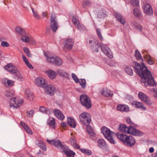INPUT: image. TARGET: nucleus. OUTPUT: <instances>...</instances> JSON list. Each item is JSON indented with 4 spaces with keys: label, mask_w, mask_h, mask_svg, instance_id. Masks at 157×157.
<instances>
[{
    "label": "nucleus",
    "mask_w": 157,
    "mask_h": 157,
    "mask_svg": "<svg viewBox=\"0 0 157 157\" xmlns=\"http://www.w3.org/2000/svg\"><path fill=\"white\" fill-rule=\"evenodd\" d=\"M135 72L140 77L141 83H144L146 87L148 86H154L156 85L151 73L148 69H135Z\"/></svg>",
    "instance_id": "nucleus-1"
},
{
    "label": "nucleus",
    "mask_w": 157,
    "mask_h": 157,
    "mask_svg": "<svg viewBox=\"0 0 157 157\" xmlns=\"http://www.w3.org/2000/svg\"><path fill=\"white\" fill-rule=\"evenodd\" d=\"M44 54L46 57L47 61L49 63L59 66L61 65L63 63L62 60L56 56H51L48 55L46 53Z\"/></svg>",
    "instance_id": "nucleus-2"
},
{
    "label": "nucleus",
    "mask_w": 157,
    "mask_h": 157,
    "mask_svg": "<svg viewBox=\"0 0 157 157\" xmlns=\"http://www.w3.org/2000/svg\"><path fill=\"white\" fill-rule=\"evenodd\" d=\"M101 132L105 137L111 144H114L116 142L114 140L112 137L113 132L105 127H102L101 129Z\"/></svg>",
    "instance_id": "nucleus-3"
},
{
    "label": "nucleus",
    "mask_w": 157,
    "mask_h": 157,
    "mask_svg": "<svg viewBox=\"0 0 157 157\" xmlns=\"http://www.w3.org/2000/svg\"><path fill=\"white\" fill-rule=\"evenodd\" d=\"M79 119L82 123L84 125L90 124L91 122L90 115L87 113H82L79 116Z\"/></svg>",
    "instance_id": "nucleus-4"
},
{
    "label": "nucleus",
    "mask_w": 157,
    "mask_h": 157,
    "mask_svg": "<svg viewBox=\"0 0 157 157\" xmlns=\"http://www.w3.org/2000/svg\"><path fill=\"white\" fill-rule=\"evenodd\" d=\"M80 101L82 105L87 109H89L91 106L90 99L86 95L82 94L80 97Z\"/></svg>",
    "instance_id": "nucleus-5"
},
{
    "label": "nucleus",
    "mask_w": 157,
    "mask_h": 157,
    "mask_svg": "<svg viewBox=\"0 0 157 157\" xmlns=\"http://www.w3.org/2000/svg\"><path fill=\"white\" fill-rule=\"evenodd\" d=\"M10 99V107L18 108L23 103V101L22 99L15 98H11Z\"/></svg>",
    "instance_id": "nucleus-6"
},
{
    "label": "nucleus",
    "mask_w": 157,
    "mask_h": 157,
    "mask_svg": "<svg viewBox=\"0 0 157 157\" xmlns=\"http://www.w3.org/2000/svg\"><path fill=\"white\" fill-rule=\"evenodd\" d=\"M74 43V40L72 39H69L66 40L63 43V50L65 52L70 50L72 48Z\"/></svg>",
    "instance_id": "nucleus-7"
},
{
    "label": "nucleus",
    "mask_w": 157,
    "mask_h": 157,
    "mask_svg": "<svg viewBox=\"0 0 157 157\" xmlns=\"http://www.w3.org/2000/svg\"><path fill=\"white\" fill-rule=\"evenodd\" d=\"M101 51L105 54L110 59L113 58V56L111 50L106 44H101Z\"/></svg>",
    "instance_id": "nucleus-8"
},
{
    "label": "nucleus",
    "mask_w": 157,
    "mask_h": 157,
    "mask_svg": "<svg viewBox=\"0 0 157 157\" xmlns=\"http://www.w3.org/2000/svg\"><path fill=\"white\" fill-rule=\"evenodd\" d=\"M89 42L91 48L94 52H98L101 45L99 44L98 41L95 40H90Z\"/></svg>",
    "instance_id": "nucleus-9"
},
{
    "label": "nucleus",
    "mask_w": 157,
    "mask_h": 157,
    "mask_svg": "<svg viewBox=\"0 0 157 157\" xmlns=\"http://www.w3.org/2000/svg\"><path fill=\"white\" fill-rule=\"evenodd\" d=\"M47 141L49 144L54 145L58 148L60 149L63 150L64 147L66 146V145H63L62 143V142L59 140H47Z\"/></svg>",
    "instance_id": "nucleus-10"
},
{
    "label": "nucleus",
    "mask_w": 157,
    "mask_h": 157,
    "mask_svg": "<svg viewBox=\"0 0 157 157\" xmlns=\"http://www.w3.org/2000/svg\"><path fill=\"white\" fill-rule=\"evenodd\" d=\"M35 83L38 86L43 88L46 87L47 86V82L43 78L38 77L35 79Z\"/></svg>",
    "instance_id": "nucleus-11"
},
{
    "label": "nucleus",
    "mask_w": 157,
    "mask_h": 157,
    "mask_svg": "<svg viewBox=\"0 0 157 157\" xmlns=\"http://www.w3.org/2000/svg\"><path fill=\"white\" fill-rule=\"evenodd\" d=\"M51 27L52 31L56 32L58 28V25L56 21V17L55 15L52 14L51 16Z\"/></svg>",
    "instance_id": "nucleus-12"
},
{
    "label": "nucleus",
    "mask_w": 157,
    "mask_h": 157,
    "mask_svg": "<svg viewBox=\"0 0 157 157\" xmlns=\"http://www.w3.org/2000/svg\"><path fill=\"white\" fill-rule=\"evenodd\" d=\"M10 73L16 76L19 80L23 81L24 78L21 74L20 72L17 69H6Z\"/></svg>",
    "instance_id": "nucleus-13"
},
{
    "label": "nucleus",
    "mask_w": 157,
    "mask_h": 157,
    "mask_svg": "<svg viewBox=\"0 0 157 157\" xmlns=\"http://www.w3.org/2000/svg\"><path fill=\"white\" fill-rule=\"evenodd\" d=\"M138 95L139 98L144 102H146L149 105L152 104L151 101H150L146 95L143 93L140 92Z\"/></svg>",
    "instance_id": "nucleus-14"
},
{
    "label": "nucleus",
    "mask_w": 157,
    "mask_h": 157,
    "mask_svg": "<svg viewBox=\"0 0 157 157\" xmlns=\"http://www.w3.org/2000/svg\"><path fill=\"white\" fill-rule=\"evenodd\" d=\"M45 92L46 94L52 96L55 91V89L54 86L51 85H47L46 87H44Z\"/></svg>",
    "instance_id": "nucleus-15"
},
{
    "label": "nucleus",
    "mask_w": 157,
    "mask_h": 157,
    "mask_svg": "<svg viewBox=\"0 0 157 157\" xmlns=\"http://www.w3.org/2000/svg\"><path fill=\"white\" fill-rule=\"evenodd\" d=\"M131 127V126L127 127L124 124H120L118 129L120 131L129 134L130 133Z\"/></svg>",
    "instance_id": "nucleus-16"
},
{
    "label": "nucleus",
    "mask_w": 157,
    "mask_h": 157,
    "mask_svg": "<svg viewBox=\"0 0 157 157\" xmlns=\"http://www.w3.org/2000/svg\"><path fill=\"white\" fill-rule=\"evenodd\" d=\"M63 151L64 154L68 157H74L75 155V152L70 150L66 146L64 147Z\"/></svg>",
    "instance_id": "nucleus-17"
},
{
    "label": "nucleus",
    "mask_w": 157,
    "mask_h": 157,
    "mask_svg": "<svg viewBox=\"0 0 157 157\" xmlns=\"http://www.w3.org/2000/svg\"><path fill=\"white\" fill-rule=\"evenodd\" d=\"M144 10L145 13L148 15H151L153 13V10L150 5L148 3H145L144 6Z\"/></svg>",
    "instance_id": "nucleus-18"
},
{
    "label": "nucleus",
    "mask_w": 157,
    "mask_h": 157,
    "mask_svg": "<svg viewBox=\"0 0 157 157\" xmlns=\"http://www.w3.org/2000/svg\"><path fill=\"white\" fill-rule=\"evenodd\" d=\"M132 105L135 106L136 108L140 109L143 111H145L146 109V107L141 102L134 101L132 102Z\"/></svg>",
    "instance_id": "nucleus-19"
},
{
    "label": "nucleus",
    "mask_w": 157,
    "mask_h": 157,
    "mask_svg": "<svg viewBox=\"0 0 157 157\" xmlns=\"http://www.w3.org/2000/svg\"><path fill=\"white\" fill-rule=\"evenodd\" d=\"M130 133L129 134L131 135H133L135 136H142L143 135V133L140 131L139 130L136 128L132 127H131L130 129Z\"/></svg>",
    "instance_id": "nucleus-20"
},
{
    "label": "nucleus",
    "mask_w": 157,
    "mask_h": 157,
    "mask_svg": "<svg viewBox=\"0 0 157 157\" xmlns=\"http://www.w3.org/2000/svg\"><path fill=\"white\" fill-rule=\"evenodd\" d=\"M133 13L134 16L139 19H141L143 18V14L142 12L139 9L137 8H135L133 10Z\"/></svg>",
    "instance_id": "nucleus-21"
},
{
    "label": "nucleus",
    "mask_w": 157,
    "mask_h": 157,
    "mask_svg": "<svg viewBox=\"0 0 157 157\" xmlns=\"http://www.w3.org/2000/svg\"><path fill=\"white\" fill-rule=\"evenodd\" d=\"M135 143L136 140L135 138L132 136H129L125 144L128 146L132 147L134 145Z\"/></svg>",
    "instance_id": "nucleus-22"
},
{
    "label": "nucleus",
    "mask_w": 157,
    "mask_h": 157,
    "mask_svg": "<svg viewBox=\"0 0 157 157\" xmlns=\"http://www.w3.org/2000/svg\"><path fill=\"white\" fill-rule=\"evenodd\" d=\"M100 93L102 95L106 97H112L113 95V94L107 88L103 89Z\"/></svg>",
    "instance_id": "nucleus-23"
},
{
    "label": "nucleus",
    "mask_w": 157,
    "mask_h": 157,
    "mask_svg": "<svg viewBox=\"0 0 157 157\" xmlns=\"http://www.w3.org/2000/svg\"><path fill=\"white\" fill-rule=\"evenodd\" d=\"M116 135L117 138L125 144L128 137L127 135L122 133H117Z\"/></svg>",
    "instance_id": "nucleus-24"
},
{
    "label": "nucleus",
    "mask_w": 157,
    "mask_h": 157,
    "mask_svg": "<svg viewBox=\"0 0 157 157\" xmlns=\"http://www.w3.org/2000/svg\"><path fill=\"white\" fill-rule=\"evenodd\" d=\"M2 81L3 84L7 87L12 86L14 85V81L9 79L6 78L2 79Z\"/></svg>",
    "instance_id": "nucleus-25"
},
{
    "label": "nucleus",
    "mask_w": 157,
    "mask_h": 157,
    "mask_svg": "<svg viewBox=\"0 0 157 157\" xmlns=\"http://www.w3.org/2000/svg\"><path fill=\"white\" fill-rule=\"evenodd\" d=\"M25 97L29 100L32 101L34 98V96L33 93L28 89H26L25 91Z\"/></svg>",
    "instance_id": "nucleus-26"
},
{
    "label": "nucleus",
    "mask_w": 157,
    "mask_h": 157,
    "mask_svg": "<svg viewBox=\"0 0 157 157\" xmlns=\"http://www.w3.org/2000/svg\"><path fill=\"white\" fill-rule=\"evenodd\" d=\"M54 112L58 119L60 120H63L64 119V116L59 110L56 109L54 110Z\"/></svg>",
    "instance_id": "nucleus-27"
},
{
    "label": "nucleus",
    "mask_w": 157,
    "mask_h": 157,
    "mask_svg": "<svg viewBox=\"0 0 157 157\" xmlns=\"http://www.w3.org/2000/svg\"><path fill=\"white\" fill-rule=\"evenodd\" d=\"M20 124L27 133L30 135L33 134L32 131L27 124L22 121H21Z\"/></svg>",
    "instance_id": "nucleus-28"
},
{
    "label": "nucleus",
    "mask_w": 157,
    "mask_h": 157,
    "mask_svg": "<svg viewBox=\"0 0 157 157\" xmlns=\"http://www.w3.org/2000/svg\"><path fill=\"white\" fill-rule=\"evenodd\" d=\"M114 15L121 24L124 25L125 24V21L124 18L120 13H116Z\"/></svg>",
    "instance_id": "nucleus-29"
},
{
    "label": "nucleus",
    "mask_w": 157,
    "mask_h": 157,
    "mask_svg": "<svg viewBox=\"0 0 157 157\" xmlns=\"http://www.w3.org/2000/svg\"><path fill=\"white\" fill-rule=\"evenodd\" d=\"M45 73L47 74L49 77L52 79H54L57 75V74L54 71L51 69L46 71Z\"/></svg>",
    "instance_id": "nucleus-30"
},
{
    "label": "nucleus",
    "mask_w": 157,
    "mask_h": 157,
    "mask_svg": "<svg viewBox=\"0 0 157 157\" xmlns=\"http://www.w3.org/2000/svg\"><path fill=\"white\" fill-rule=\"evenodd\" d=\"M67 122L69 125L72 128H75L76 125L75 120L73 117H70L67 118Z\"/></svg>",
    "instance_id": "nucleus-31"
},
{
    "label": "nucleus",
    "mask_w": 157,
    "mask_h": 157,
    "mask_svg": "<svg viewBox=\"0 0 157 157\" xmlns=\"http://www.w3.org/2000/svg\"><path fill=\"white\" fill-rule=\"evenodd\" d=\"M16 32L21 36H24L25 31L20 26H17L15 28Z\"/></svg>",
    "instance_id": "nucleus-32"
},
{
    "label": "nucleus",
    "mask_w": 157,
    "mask_h": 157,
    "mask_svg": "<svg viewBox=\"0 0 157 157\" xmlns=\"http://www.w3.org/2000/svg\"><path fill=\"white\" fill-rule=\"evenodd\" d=\"M117 109L121 112L127 111H128V107L125 105H120L117 106Z\"/></svg>",
    "instance_id": "nucleus-33"
},
{
    "label": "nucleus",
    "mask_w": 157,
    "mask_h": 157,
    "mask_svg": "<svg viewBox=\"0 0 157 157\" xmlns=\"http://www.w3.org/2000/svg\"><path fill=\"white\" fill-rule=\"evenodd\" d=\"M85 125L86 127V130L88 133L91 136H94L95 135V133L92 127L89 124Z\"/></svg>",
    "instance_id": "nucleus-34"
},
{
    "label": "nucleus",
    "mask_w": 157,
    "mask_h": 157,
    "mask_svg": "<svg viewBox=\"0 0 157 157\" xmlns=\"http://www.w3.org/2000/svg\"><path fill=\"white\" fill-rule=\"evenodd\" d=\"M98 146L100 147L103 148L106 147V144L104 140L102 139L98 140Z\"/></svg>",
    "instance_id": "nucleus-35"
},
{
    "label": "nucleus",
    "mask_w": 157,
    "mask_h": 157,
    "mask_svg": "<svg viewBox=\"0 0 157 157\" xmlns=\"http://www.w3.org/2000/svg\"><path fill=\"white\" fill-rule=\"evenodd\" d=\"M48 124L53 128H55V119L50 117L48 121Z\"/></svg>",
    "instance_id": "nucleus-36"
},
{
    "label": "nucleus",
    "mask_w": 157,
    "mask_h": 157,
    "mask_svg": "<svg viewBox=\"0 0 157 157\" xmlns=\"http://www.w3.org/2000/svg\"><path fill=\"white\" fill-rule=\"evenodd\" d=\"M144 59L147 61V63L150 64L152 65L153 63V61L151 57L149 55H145L144 56Z\"/></svg>",
    "instance_id": "nucleus-37"
},
{
    "label": "nucleus",
    "mask_w": 157,
    "mask_h": 157,
    "mask_svg": "<svg viewBox=\"0 0 157 157\" xmlns=\"http://www.w3.org/2000/svg\"><path fill=\"white\" fill-rule=\"evenodd\" d=\"M107 16V14L104 10L101 11L98 14V17L101 19H104Z\"/></svg>",
    "instance_id": "nucleus-38"
},
{
    "label": "nucleus",
    "mask_w": 157,
    "mask_h": 157,
    "mask_svg": "<svg viewBox=\"0 0 157 157\" xmlns=\"http://www.w3.org/2000/svg\"><path fill=\"white\" fill-rule=\"evenodd\" d=\"M5 94V96L7 98L11 97L14 94V92L13 90L6 91Z\"/></svg>",
    "instance_id": "nucleus-39"
},
{
    "label": "nucleus",
    "mask_w": 157,
    "mask_h": 157,
    "mask_svg": "<svg viewBox=\"0 0 157 157\" xmlns=\"http://www.w3.org/2000/svg\"><path fill=\"white\" fill-rule=\"evenodd\" d=\"M58 74L61 76L67 78H69V75L68 74L65 72L59 71L58 72Z\"/></svg>",
    "instance_id": "nucleus-40"
},
{
    "label": "nucleus",
    "mask_w": 157,
    "mask_h": 157,
    "mask_svg": "<svg viewBox=\"0 0 157 157\" xmlns=\"http://www.w3.org/2000/svg\"><path fill=\"white\" fill-rule=\"evenodd\" d=\"M70 140L71 142V144L72 145H74V146L76 147L77 148H79L80 146L78 145L76 143L75 139L73 137H71Z\"/></svg>",
    "instance_id": "nucleus-41"
},
{
    "label": "nucleus",
    "mask_w": 157,
    "mask_h": 157,
    "mask_svg": "<svg viewBox=\"0 0 157 157\" xmlns=\"http://www.w3.org/2000/svg\"><path fill=\"white\" fill-rule=\"evenodd\" d=\"M39 111L41 112L48 114H49L50 113V111L48 109H46L43 106L40 107Z\"/></svg>",
    "instance_id": "nucleus-42"
},
{
    "label": "nucleus",
    "mask_w": 157,
    "mask_h": 157,
    "mask_svg": "<svg viewBox=\"0 0 157 157\" xmlns=\"http://www.w3.org/2000/svg\"><path fill=\"white\" fill-rule=\"evenodd\" d=\"M21 37V40L23 42L26 43H29L30 41V38L27 36L26 33H25L24 36H22Z\"/></svg>",
    "instance_id": "nucleus-43"
},
{
    "label": "nucleus",
    "mask_w": 157,
    "mask_h": 157,
    "mask_svg": "<svg viewBox=\"0 0 157 157\" xmlns=\"http://www.w3.org/2000/svg\"><path fill=\"white\" fill-rule=\"evenodd\" d=\"M135 56L137 60H143V59L140 53L137 50H135Z\"/></svg>",
    "instance_id": "nucleus-44"
},
{
    "label": "nucleus",
    "mask_w": 157,
    "mask_h": 157,
    "mask_svg": "<svg viewBox=\"0 0 157 157\" xmlns=\"http://www.w3.org/2000/svg\"><path fill=\"white\" fill-rule=\"evenodd\" d=\"M80 84L83 89L85 88L86 85V82L85 79H80L79 82Z\"/></svg>",
    "instance_id": "nucleus-45"
},
{
    "label": "nucleus",
    "mask_w": 157,
    "mask_h": 157,
    "mask_svg": "<svg viewBox=\"0 0 157 157\" xmlns=\"http://www.w3.org/2000/svg\"><path fill=\"white\" fill-rule=\"evenodd\" d=\"M80 150L82 153H84L86 155H91L92 154L91 151L90 150L83 148L81 149Z\"/></svg>",
    "instance_id": "nucleus-46"
},
{
    "label": "nucleus",
    "mask_w": 157,
    "mask_h": 157,
    "mask_svg": "<svg viewBox=\"0 0 157 157\" xmlns=\"http://www.w3.org/2000/svg\"><path fill=\"white\" fill-rule=\"evenodd\" d=\"M75 26L78 29L80 30H84L85 29V27L82 24H80L79 22Z\"/></svg>",
    "instance_id": "nucleus-47"
},
{
    "label": "nucleus",
    "mask_w": 157,
    "mask_h": 157,
    "mask_svg": "<svg viewBox=\"0 0 157 157\" xmlns=\"http://www.w3.org/2000/svg\"><path fill=\"white\" fill-rule=\"evenodd\" d=\"M32 10L33 14V17L34 18L38 20H40L41 18V17L37 12L35 11L33 9H32Z\"/></svg>",
    "instance_id": "nucleus-48"
},
{
    "label": "nucleus",
    "mask_w": 157,
    "mask_h": 157,
    "mask_svg": "<svg viewBox=\"0 0 157 157\" xmlns=\"http://www.w3.org/2000/svg\"><path fill=\"white\" fill-rule=\"evenodd\" d=\"M23 50L24 52L26 54L27 56L29 57H31L32 55L30 54L29 50L27 48L25 47L24 48Z\"/></svg>",
    "instance_id": "nucleus-49"
},
{
    "label": "nucleus",
    "mask_w": 157,
    "mask_h": 157,
    "mask_svg": "<svg viewBox=\"0 0 157 157\" xmlns=\"http://www.w3.org/2000/svg\"><path fill=\"white\" fill-rule=\"evenodd\" d=\"M131 3L133 6H139V0H131Z\"/></svg>",
    "instance_id": "nucleus-50"
},
{
    "label": "nucleus",
    "mask_w": 157,
    "mask_h": 157,
    "mask_svg": "<svg viewBox=\"0 0 157 157\" xmlns=\"http://www.w3.org/2000/svg\"><path fill=\"white\" fill-rule=\"evenodd\" d=\"M15 68V66H14L13 64L11 63H8L6 66H5L4 67V69H9L10 68L14 69Z\"/></svg>",
    "instance_id": "nucleus-51"
},
{
    "label": "nucleus",
    "mask_w": 157,
    "mask_h": 157,
    "mask_svg": "<svg viewBox=\"0 0 157 157\" xmlns=\"http://www.w3.org/2000/svg\"><path fill=\"white\" fill-rule=\"evenodd\" d=\"M71 76L72 77L73 79L76 83H78L79 82V79L78 78H77V76L75 74L73 73H72L71 74Z\"/></svg>",
    "instance_id": "nucleus-52"
},
{
    "label": "nucleus",
    "mask_w": 157,
    "mask_h": 157,
    "mask_svg": "<svg viewBox=\"0 0 157 157\" xmlns=\"http://www.w3.org/2000/svg\"><path fill=\"white\" fill-rule=\"evenodd\" d=\"M38 146L44 151H45L46 150L45 145L42 142L38 144Z\"/></svg>",
    "instance_id": "nucleus-53"
},
{
    "label": "nucleus",
    "mask_w": 157,
    "mask_h": 157,
    "mask_svg": "<svg viewBox=\"0 0 157 157\" xmlns=\"http://www.w3.org/2000/svg\"><path fill=\"white\" fill-rule=\"evenodd\" d=\"M34 111L33 110H32L31 111H28L27 112V116L29 117H33L34 114Z\"/></svg>",
    "instance_id": "nucleus-54"
},
{
    "label": "nucleus",
    "mask_w": 157,
    "mask_h": 157,
    "mask_svg": "<svg viewBox=\"0 0 157 157\" xmlns=\"http://www.w3.org/2000/svg\"><path fill=\"white\" fill-rule=\"evenodd\" d=\"M72 21L73 24L75 25L79 22V20L75 17H73Z\"/></svg>",
    "instance_id": "nucleus-55"
},
{
    "label": "nucleus",
    "mask_w": 157,
    "mask_h": 157,
    "mask_svg": "<svg viewBox=\"0 0 157 157\" xmlns=\"http://www.w3.org/2000/svg\"><path fill=\"white\" fill-rule=\"evenodd\" d=\"M1 45L3 47H7L9 46V44L6 41H3L1 43Z\"/></svg>",
    "instance_id": "nucleus-56"
},
{
    "label": "nucleus",
    "mask_w": 157,
    "mask_h": 157,
    "mask_svg": "<svg viewBox=\"0 0 157 157\" xmlns=\"http://www.w3.org/2000/svg\"><path fill=\"white\" fill-rule=\"evenodd\" d=\"M135 28L139 30L140 31L142 32V31L143 27L142 26L139 24L137 25H135Z\"/></svg>",
    "instance_id": "nucleus-57"
},
{
    "label": "nucleus",
    "mask_w": 157,
    "mask_h": 157,
    "mask_svg": "<svg viewBox=\"0 0 157 157\" xmlns=\"http://www.w3.org/2000/svg\"><path fill=\"white\" fill-rule=\"evenodd\" d=\"M96 32L97 35L99 38L100 39L102 40V35H101L100 29H96Z\"/></svg>",
    "instance_id": "nucleus-58"
},
{
    "label": "nucleus",
    "mask_w": 157,
    "mask_h": 157,
    "mask_svg": "<svg viewBox=\"0 0 157 157\" xmlns=\"http://www.w3.org/2000/svg\"><path fill=\"white\" fill-rule=\"evenodd\" d=\"M125 71L127 74L132 76L133 74L132 69H125Z\"/></svg>",
    "instance_id": "nucleus-59"
},
{
    "label": "nucleus",
    "mask_w": 157,
    "mask_h": 157,
    "mask_svg": "<svg viewBox=\"0 0 157 157\" xmlns=\"http://www.w3.org/2000/svg\"><path fill=\"white\" fill-rule=\"evenodd\" d=\"M126 121L127 123H128L130 125L133 124V123L132 122L130 118L129 117H128L126 118Z\"/></svg>",
    "instance_id": "nucleus-60"
},
{
    "label": "nucleus",
    "mask_w": 157,
    "mask_h": 157,
    "mask_svg": "<svg viewBox=\"0 0 157 157\" xmlns=\"http://www.w3.org/2000/svg\"><path fill=\"white\" fill-rule=\"evenodd\" d=\"M31 44L33 45H35L36 44V42L35 40L33 39V38H31L30 39V41Z\"/></svg>",
    "instance_id": "nucleus-61"
},
{
    "label": "nucleus",
    "mask_w": 157,
    "mask_h": 157,
    "mask_svg": "<svg viewBox=\"0 0 157 157\" xmlns=\"http://www.w3.org/2000/svg\"><path fill=\"white\" fill-rule=\"evenodd\" d=\"M22 58L23 59V60L24 61L25 63H26L27 62H28L29 61L27 59V58L24 55H22Z\"/></svg>",
    "instance_id": "nucleus-62"
},
{
    "label": "nucleus",
    "mask_w": 157,
    "mask_h": 157,
    "mask_svg": "<svg viewBox=\"0 0 157 157\" xmlns=\"http://www.w3.org/2000/svg\"><path fill=\"white\" fill-rule=\"evenodd\" d=\"M26 64L29 68L30 69H33V67L32 65L29 63V61L26 63Z\"/></svg>",
    "instance_id": "nucleus-63"
},
{
    "label": "nucleus",
    "mask_w": 157,
    "mask_h": 157,
    "mask_svg": "<svg viewBox=\"0 0 157 157\" xmlns=\"http://www.w3.org/2000/svg\"><path fill=\"white\" fill-rule=\"evenodd\" d=\"M141 67H140V69H143L144 68H145V69H147V68L146 67L144 63H141Z\"/></svg>",
    "instance_id": "nucleus-64"
}]
</instances>
